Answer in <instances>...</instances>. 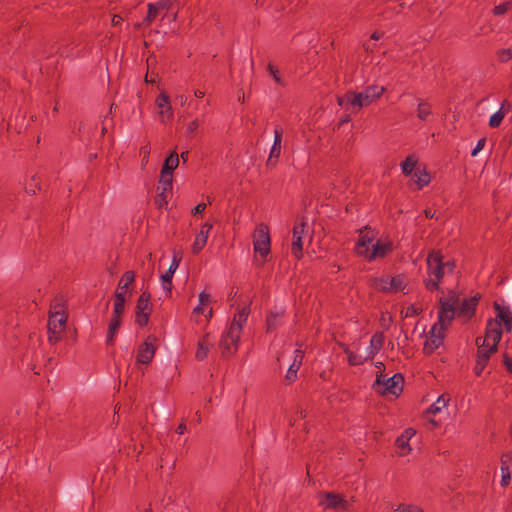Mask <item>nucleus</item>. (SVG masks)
Returning <instances> with one entry per match:
<instances>
[{
  "mask_svg": "<svg viewBox=\"0 0 512 512\" xmlns=\"http://www.w3.org/2000/svg\"><path fill=\"white\" fill-rule=\"evenodd\" d=\"M383 378V374L382 372H377L376 374V380L373 384V388L374 390L379 394V395H384V382L382 380Z\"/></svg>",
  "mask_w": 512,
  "mask_h": 512,
  "instance_id": "obj_45",
  "label": "nucleus"
},
{
  "mask_svg": "<svg viewBox=\"0 0 512 512\" xmlns=\"http://www.w3.org/2000/svg\"><path fill=\"white\" fill-rule=\"evenodd\" d=\"M304 358V352L301 349H296L294 351V358L292 364L289 366L286 373V380L291 383L296 380L297 373L302 365Z\"/></svg>",
  "mask_w": 512,
  "mask_h": 512,
  "instance_id": "obj_21",
  "label": "nucleus"
},
{
  "mask_svg": "<svg viewBox=\"0 0 512 512\" xmlns=\"http://www.w3.org/2000/svg\"><path fill=\"white\" fill-rule=\"evenodd\" d=\"M484 145H485V139H480L476 146L474 147V149L472 150L471 152V155L473 157H475L483 148H484Z\"/></svg>",
  "mask_w": 512,
  "mask_h": 512,
  "instance_id": "obj_50",
  "label": "nucleus"
},
{
  "mask_svg": "<svg viewBox=\"0 0 512 512\" xmlns=\"http://www.w3.org/2000/svg\"><path fill=\"white\" fill-rule=\"evenodd\" d=\"M161 11L169 10L172 5V0H160L154 3Z\"/></svg>",
  "mask_w": 512,
  "mask_h": 512,
  "instance_id": "obj_48",
  "label": "nucleus"
},
{
  "mask_svg": "<svg viewBox=\"0 0 512 512\" xmlns=\"http://www.w3.org/2000/svg\"><path fill=\"white\" fill-rule=\"evenodd\" d=\"M156 348L153 344V341L151 339H146L138 349L137 353V362L141 364H149L154 355H155Z\"/></svg>",
  "mask_w": 512,
  "mask_h": 512,
  "instance_id": "obj_17",
  "label": "nucleus"
},
{
  "mask_svg": "<svg viewBox=\"0 0 512 512\" xmlns=\"http://www.w3.org/2000/svg\"><path fill=\"white\" fill-rule=\"evenodd\" d=\"M194 95H195V97H197V98H203V97H204V95H205V92H204V91H202V90H195V91H194Z\"/></svg>",
  "mask_w": 512,
  "mask_h": 512,
  "instance_id": "obj_57",
  "label": "nucleus"
},
{
  "mask_svg": "<svg viewBox=\"0 0 512 512\" xmlns=\"http://www.w3.org/2000/svg\"><path fill=\"white\" fill-rule=\"evenodd\" d=\"M416 160L413 157H408L402 163V171L405 175L410 176L415 172Z\"/></svg>",
  "mask_w": 512,
  "mask_h": 512,
  "instance_id": "obj_40",
  "label": "nucleus"
},
{
  "mask_svg": "<svg viewBox=\"0 0 512 512\" xmlns=\"http://www.w3.org/2000/svg\"><path fill=\"white\" fill-rule=\"evenodd\" d=\"M415 313H417V311H416V309H415V308H413V307L409 308V309H408V311H407V315H413V314H415Z\"/></svg>",
  "mask_w": 512,
  "mask_h": 512,
  "instance_id": "obj_62",
  "label": "nucleus"
},
{
  "mask_svg": "<svg viewBox=\"0 0 512 512\" xmlns=\"http://www.w3.org/2000/svg\"><path fill=\"white\" fill-rule=\"evenodd\" d=\"M181 258L177 255H174L172 258V262L168 268V270L161 275V285L166 295L171 294L172 290V278L175 271L178 269Z\"/></svg>",
  "mask_w": 512,
  "mask_h": 512,
  "instance_id": "obj_16",
  "label": "nucleus"
},
{
  "mask_svg": "<svg viewBox=\"0 0 512 512\" xmlns=\"http://www.w3.org/2000/svg\"><path fill=\"white\" fill-rule=\"evenodd\" d=\"M150 313H136V322L140 326H144L148 323Z\"/></svg>",
  "mask_w": 512,
  "mask_h": 512,
  "instance_id": "obj_47",
  "label": "nucleus"
},
{
  "mask_svg": "<svg viewBox=\"0 0 512 512\" xmlns=\"http://www.w3.org/2000/svg\"><path fill=\"white\" fill-rule=\"evenodd\" d=\"M508 9V3L499 4L494 8V13L496 15L504 14Z\"/></svg>",
  "mask_w": 512,
  "mask_h": 512,
  "instance_id": "obj_51",
  "label": "nucleus"
},
{
  "mask_svg": "<svg viewBox=\"0 0 512 512\" xmlns=\"http://www.w3.org/2000/svg\"><path fill=\"white\" fill-rule=\"evenodd\" d=\"M384 345V335L382 332L376 333L370 341V346L365 355L366 359L372 358Z\"/></svg>",
  "mask_w": 512,
  "mask_h": 512,
  "instance_id": "obj_24",
  "label": "nucleus"
},
{
  "mask_svg": "<svg viewBox=\"0 0 512 512\" xmlns=\"http://www.w3.org/2000/svg\"><path fill=\"white\" fill-rule=\"evenodd\" d=\"M135 281V273L131 270L126 271L118 282V287L115 293H121L123 297H130L132 295L131 285Z\"/></svg>",
  "mask_w": 512,
  "mask_h": 512,
  "instance_id": "obj_20",
  "label": "nucleus"
},
{
  "mask_svg": "<svg viewBox=\"0 0 512 512\" xmlns=\"http://www.w3.org/2000/svg\"><path fill=\"white\" fill-rule=\"evenodd\" d=\"M200 120L199 119H194L192 121H190L187 125H186V134L187 136L189 137H192L200 128Z\"/></svg>",
  "mask_w": 512,
  "mask_h": 512,
  "instance_id": "obj_44",
  "label": "nucleus"
},
{
  "mask_svg": "<svg viewBox=\"0 0 512 512\" xmlns=\"http://www.w3.org/2000/svg\"><path fill=\"white\" fill-rule=\"evenodd\" d=\"M430 114V109L427 106L426 102L419 101L418 102V109H417V116L421 120H426L428 115Z\"/></svg>",
  "mask_w": 512,
  "mask_h": 512,
  "instance_id": "obj_43",
  "label": "nucleus"
},
{
  "mask_svg": "<svg viewBox=\"0 0 512 512\" xmlns=\"http://www.w3.org/2000/svg\"><path fill=\"white\" fill-rule=\"evenodd\" d=\"M425 215L427 218H433L434 217V213L431 212V210H426L425 211Z\"/></svg>",
  "mask_w": 512,
  "mask_h": 512,
  "instance_id": "obj_60",
  "label": "nucleus"
},
{
  "mask_svg": "<svg viewBox=\"0 0 512 512\" xmlns=\"http://www.w3.org/2000/svg\"><path fill=\"white\" fill-rule=\"evenodd\" d=\"M127 297H123L121 293H115V299L113 304V316L121 317L125 310V302Z\"/></svg>",
  "mask_w": 512,
  "mask_h": 512,
  "instance_id": "obj_32",
  "label": "nucleus"
},
{
  "mask_svg": "<svg viewBox=\"0 0 512 512\" xmlns=\"http://www.w3.org/2000/svg\"><path fill=\"white\" fill-rule=\"evenodd\" d=\"M510 479H511V474H510L509 467L507 465V460H505L503 457L502 465H501V485L507 486L510 482Z\"/></svg>",
  "mask_w": 512,
  "mask_h": 512,
  "instance_id": "obj_39",
  "label": "nucleus"
},
{
  "mask_svg": "<svg viewBox=\"0 0 512 512\" xmlns=\"http://www.w3.org/2000/svg\"><path fill=\"white\" fill-rule=\"evenodd\" d=\"M150 150L151 149L149 143L140 148V154L146 157V162L149 161Z\"/></svg>",
  "mask_w": 512,
  "mask_h": 512,
  "instance_id": "obj_53",
  "label": "nucleus"
},
{
  "mask_svg": "<svg viewBox=\"0 0 512 512\" xmlns=\"http://www.w3.org/2000/svg\"><path fill=\"white\" fill-rule=\"evenodd\" d=\"M206 209V204L205 203H199L197 204L194 209L192 210V214L193 215H196V214H201L205 211Z\"/></svg>",
  "mask_w": 512,
  "mask_h": 512,
  "instance_id": "obj_52",
  "label": "nucleus"
},
{
  "mask_svg": "<svg viewBox=\"0 0 512 512\" xmlns=\"http://www.w3.org/2000/svg\"><path fill=\"white\" fill-rule=\"evenodd\" d=\"M308 225L304 222L296 223L293 227L291 250L293 255L300 259L302 257L304 240L307 237Z\"/></svg>",
  "mask_w": 512,
  "mask_h": 512,
  "instance_id": "obj_10",
  "label": "nucleus"
},
{
  "mask_svg": "<svg viewBox=\"0 0 512 512\" xmlns=\"http://www.w3.org/2000/svg\"><path fill=\"white\" fill-rule=\"evenodd\" d=\"M379 38H380V34L378 32H374L371 35V39H373V40H378Z\"/></svg>",
  "mask_w": 512,
  "mask_h": 512,
  "instance_id": "obj_61",
  "label": "nucleus"
},
{
  "mask_svg": "<svg viewBox=\"0 0 512 512\" xmlns=\"http://www.w3.org/2000/svg\"><path fill=\"white\" fill-rule=\"evenodd\" d=\"M345 352L347 354L348 362L352 366L361 365L364 361L367 360L365 356H362V355H360L356 352H353L349 349H346Z\"/></svg>",
  "mask_w": 512,
  "mask_h": 512,
  "instance_id": "obj_38",
  "label": "nucleus"
},
{
  "mask_svg": "<svg viewBox=\"0 0 512 512\" xmlns=\"http://www.w3.org/2000/svg\"><path fill=\"white\" fill-rule=\"evenodd\" d=\"M505 365L507 369L512 373V357L509 358L508 356L505 358Z\"/></svg>",
  "mask_w": 512,
  "mask_h": 512,
  "instance_id": "obj_55",
  "label": "nucleus"
},
{
  "mask_svg": "<svg viewBox=\"0 0 512 512\" xmlns=\"http://www.w3.org/2000/svg\"><path fill=\"white\" fill-rule=\"evenodd\" d=\"M267 71L270 74V76L273 78V80L275 81L276 84H278L280 86L285 85V82L281 78L279 70L273 64H268Z\"/></svg>",
  "mask_w": 512,
  "mask_h": 512,
  "instance_id": "obj_42",
  "label": "nucleus"
},
{
  "mask_svg": "<svg viewBox=\"0 0 512 512\" xmlns=\"http://www.w3.org/2000/svg\"><path fill=\"white\" fill-rule=\"evenodd\" d=\"M498 323L503 324L507 331L512 327V313L509 309L496 305Z\"/></svg>",
  "mask_w": 512,
  "mask_h": 512,
  "instance_id": "obj_26",
  "label": "nucleus"
},
{
  "mask_svg": "<svg viewBox=\"0 0 512 512\" xmlns=\"http://www.w3.org/2000/svg\"><path fill=\"white\" fill-rule=\"evenodd\" d=\"M186 97L185 96H180V102L181 104L183 105L185 102H186Z\"/></svg>",
  "mask_w": 512,
  "mask_h": 512,
  "instance_id": "obj_63",
  "label": "nucleus"
},
{
  "mask_svg": "<svg viewBox=\"0 0 512 512\" xmlns=\"http://www.w3.org/2000/svg\"><path fill=\"white\" fill-rule=\"evenodd\" d=\"M172 179L173 173L161 169L159 189H163L164 191H172Z\"/></svg>",
  "mask_w": 512,
  "mask_h": 512,
  "instance_id": "obj_34",
  "label": "nucleus"
},
{
  "mask_svg": "<svg viewBox=\"0 0 512 512\" xmlns=\"http://www.w3.org/2000/svg\"><path fill=\"white\" fill-rule=\"evenodd\" d=\"M319 505L323 509L347 510L348 501L339 494L327 492L319 496Z\"/></svg>",
  "mask_w": 512,
  "mask_h": 512,
  "instance_id": "obj_11",
  "label": "nucleus"
},
{
  "mask_svg": "<svg viewBox=\"0 0 512 512\" xmlns=\"http://www.w3.org/2000/svg\"><path fill=\"white\" fill-rule=\"evenodd\" d=\"M67 318V313L62 306L50 312L47 324L50 343H56L62 338L66 330Z\"/></svg>",
  "mask_w": 512,
  "mask_h": 512,
  "instance_id": "obj_6",
  "label": "nucleus"
},
{
  "mask_svg": "<svg viewBox=\"0 0 512 512\" xmlns=\"http://www.w3.org/2000/svg\"><path fill=\"white\" fill-rule=\"evenodd\" d=\"M171 193V191H164L163 189H159V186L157 187V195L155 199V203L158 207H163L168 202V195Z\"/></svg>",
  "mask_w": 512,
  "mask_h": 512,
  "instance_id": "obj_41",
  "label": "nucleus"
},
{
  "mask_svg": "<svg viewBox=\"0 0 512 512\" xmlns=\"http://www.w3.org/2000/svg\"><path fill=\"white\" fill-rule=\"evenodd\" d=\"M512 57V51L510 49H504L499 53V59L502 62L508 61Z\"/></svg>",
  "mask_w": 512,
  "mask_h": 512,
  "instance_id": "obj_49",
  "label": "nucleus"
},
{
  "mask_svg": "<svg viewBox=\"0 0 512 512\" xmlns=\"http://www.w3.org/2000/svg\"><path fill=\"white\" fill-rule=\"evenodd\" d=\"M200 316H204L207 323L213 317L212 298L206 291H201L198 294V304L192 310L191 319L200 323Z\"/></svg>",
  "mask_w": 512,
  "mask_h": 512,
  "instance_id": "obj_8",
  "label": "nucleus"
},
{
  "mask_svg": "<svg viewBox=\"0 0 512 512\" xmlns=\"http://www.w3.org/2000/svg\"><path fill=\"white\" fill-rule=\"evenodd\" d=\"M252 237L254 252L258 253L265 260L271 251L269 227L264 223H259Z\"/></svg>",
  "mask_w": 512,
  "mask_h": 512,
  "instance_id": "obj_7",
  "label": "nucleus"
},
{
  "mask_svg": "<svg viewBox=\"0 0 512 512\" xmlns=\"http://www.w3.org/2000/svg\"><path fill=\"white\" fill-rule=\"evenodd\" d=\"M492 353L493 352H490V349L479 347L477 360L474 367V372L476 375L480 376L482 374Z\"/></svg>",
  "mask_w": 512,
  "mask_h": 512,
  "instance_id": "obj_23",
  "label": "nucleus"
},
{
  "mask_svg": "<svg viewBox=\"0 0 512 512\" xmlns=\"http://www.w3.org/2000/svg\"><path fill=\"white\" fill-rule=\"evenodd\" d=\"M213 228V223L204 222L200 225L199 231L196 233L191 251L193 254H199L207 244L210 232Z\"/></svg>",
  "mask_w": 512,
  "mask_h": 512,
  "instance_id": "obj_12",
  "label": "nucleus"
},
{
  "mask_svg": "<svg viewBox=\"0 0 512 512\" xmlns=\"http://www.w3.org/2000/svg\"><path fill=\"white\" fill-rule=\"evenodd\" d=\"M157 113L162 123H166L173 118V109L170 103L169 96L166 93H161L155 100Z\"/></svg>",
  "mask_w": 512,
  "mask_h": 512,
  "instance_id": "obj_13",
  "label": "nucleus"
},
{
  "mask_svg": "<svg viewBox=\"0 0 512 512\" xmlns=\"http://www.w3.org/2000/svg\"><path fill=\"white\" fill-rule=\"evenodd\" d=\"M249 314L250 307L248 305L238 308L231 322L223 331L219 342L223 356L230 357L238 351L242 331L247 323Z\"/></svg>",
  "mask_w": 512,
  "mask_h": 512,
  "instance_id": "obj_1",
  "label": "nucleus"
},
{
  "mask_svg": "<svg viewBox=\"0 0 512 512\" xmlns=\"http://www.w3.org/2000/svg\"><path fill=\"white\" fill-rule=\"evenodd\" d=\"M416 431L413 428H407L397 439L396 448L397 453L401 456L407 455L411 451L409 445L410 439L415 435Z\"/></svg>",
  "mask_w": 512,
  "mask_h": 512,
  "instance_id": "obj_19",
  "label": "nucleus"
},
{
  "mask_svg": "<svg viewBox=\"0 0 512 512\" xmlns=\"http://www.w3.org/2000/svg\"><path fill=\"white\" fill-rule=\"evenodd\" d=\"M188 154H189V152H188V151H185V152H182V153H181L180 157H181V159L183 160V162H187V160H188Z\"/></svg>",
  "mask_w": 512,
  "mask_h": 512,
  "instance_id": "obj_58",
  "label": "nucleus"
},
{
  "mask_svg": "<svg viewBox=\"0 0 512 512\" xmlns=\"http://www.w3.org/2000/svg\"><path fill=\"white\" fill-rule=\"evenodd\" d=\"M111 21H112V25L118 26V25H120L122 23L123 18L121 16H119V15H114L112 17Z\"/></svg>",
  "mask_w": 512,
  "mask_h": 512,
  "instance_id": "obj_54",
  "label": "nucleus"
},
{
  "mask_svg": "<svg viewBox=\"0 0 512 512\" xmlns=\"http://www.w3.org/2000/svg\"><path fill=\"white\" fill-rule=\"evenodd\" d=\"M283 313V310L280 309L279 311H272L268 314L266 319L267 332H272L277 329L281 323Z\"/></svg>",
  "mask_w": 512,
  "mask_h": 512,
  "instance_id": "obj_28",
  "label": "nucleus"
},
{
  "mask_svg": "<svg viewBox=\"0 0 512 512\" xmlns=\"http://www.w3.org/2000/svg\"><path fill=\"white\" fill-rule=\"evenodd\" d=\"M505 117V112H504V104L501 105V107L499 108V110H497L494 114L491 115L490 119H489V125L491 127H498L501 122L503 121Z\"/></svg>",
  "mask_w": 512,
  "mask_h": 512,
  "instance_id": "obj_37",
  "label": "nucleus"
},
{
  "mask_svg": "<svg viewBox=\"0 0 512 512\" xmlns=\"http://www.w3.org/2000/svg\"><path fill=\"white\" fill-rule=\"evenodd\" d=\"M355 250L357 255L368 261L384 256V245L376 237V233L369 228L360 231Z\"/></svg>",
  "mask_w": 512,
  "mask_h": 512,
  "instance_id": "obj_4",
  "label": "nucleus"
},
{
  "mask_svg": "<svg viewBox=\"0 0 512 512\" xmlns=\"http://www.w3.org/2000/svg\"><path fill=\"white\" fill-rule=\"evenodd\" d=\"M500 327V323H498L497 320L489 321L486 328V336L483 340L478 338L476 340L477 345L480 346V343H482V347L490 349V352L496 351L497 343L501 339L502 335Z\"/></svg>",
  "mask_w": 512,
  "mask_h": 512,
  "instance_id": "obj_9",
  "label": "nucleus"
},
{
  "mask_svg": "<svg viewBox=\"0 0 512 512\" xmlns=\"http://www.w3.org/2000/svg\"><path fill=\"white\" fill-rule=\"evenodd\" d=\"M407 286V279L403 275H397L390 281V290L394 292H404Z\"/></svg>",
  "mask_w": 512,
  "mask_h": 512,
  "instance_id": "obj_35",
  "label": "nucleus"
},
{
  "mask_svg": "<svg viewBox=\"0 0 512 512\" xmlns=\"http://www.w3.org/2000/svg\"><path fill=\"white\" fill-rule=\"evenodd\" d=\"M374 286H375L377 289H379V290L383 289V287H382V283H381V280H379V281H378V280H376V281H375V283H374Z\"/></svg>",
  "mask_w": 512,
  "mask_h": 512,
  "instance_id": "obj_59",
  "label": "nucleus"
},
{
  "mask_svg": "<svg viewBox=\"0 0 512 512\" xmlns=\"http://www.w3.org/2000/svg\"><path fill=\"white\" fill-rule=\"evenodd\" d=\"M445 330L438 325H433L430 330V335L425 342V350L429 353L433 352L443 345Z\"/></svg>",
  "mask_w": 512,
  "mask_h": 512,
  "instance_id": "obj_15",
  "label": "nucleus"
},
{
  "mask_svg": "<svg viewBox=\"0 0 512 512\" xmlns=\"http://www.w3.org/2000/svg\"><path fill=\"white\" fill-rule=\"evenodd\" d=\"M176 431H177V433H178V434H180V435H181V434H184V433H185V431H186V426H185V424H184V423L179 424V425H178V427H177V429H176Z\"/></svg>",
  "mask_w": 512,
  "mask_h": 512,
  "instance_id": "obj_56",
  "label": "nucleus"
},
{
  "mask_svg": "<svg viewBox=\"0 0 512 512\" xmlns=\"http://www.w3.org/2000/svg\"><path fill=\"white\" fill-rule=\"evenodd\" d=\"M477 302H478L477 297H471V298H465V299H461L459 297L458 304L456 305L457 317L462 319L463 321L469 320L474 315V311H475Z\"/></svg>",
  "mask_w": 512,
  "mask_h": 512,
  "instance_id": "obj_14",
  "label": "nucleus"
},
{
  "mask_svg": "<svg viewBox=\"0 0 512 512\" xmlns=\"http://www.w3.org/2000/svg\"><path fill=\"white\" fill-rule=\"evenodd\" d=\"M178 165L179 155L175 151H173L165 159L161 169L173 173V171L178 167Z\"/></svg>",
  "mask_w": 512,
  "mask_h": 512,
  "instance_id": "obj_33",
  "label": "nucleus"
},
{
  "mask_svg": "<svg viewBox=\"0 0 512 512\" xmlns=\"http://www.w3.org/2000/svg\"><path fill=\"white\" fill-rule=\"evenodd\" d=\"M394 512H423V510L413 505H399Z\"/></svg>",
  "mask_w": 512,
  "mask_h": 512,
  "instance_id": "obj_46",
  "label": "nucleus"
},
{
  "mask_svg": "<svg viewBox=\"0 0 512 512\" xmlns=\"http://www.w3.org/2000/svg\"><path fill=\"white\" fill-rule=\"evenodd\" d=\"M410 176L417 189L423 188L430 182V176L424 169H416Z\"/></svg>",
  "mask_w": 512,
  "mask_h": 512,
  "instance_id": "obj_27",
  "label": "nucleus"
},
{
  "mask_svg": "<svg viewBox=\"0 0 512 512\" xmlns=\"http://www.w3.org/2000/svg\"><path fill=\"white\" fill-rule=\"evenodd\" d=\"M150 311V295L146 292H143L137 300L136 313H150Z\"/></svg>",
  "mask_w": 512,
  "mask_h": 512,
  "instance_id": "obj_31",
  "label": "nucleus"
},
{
  "mask_svg": "<svg viewBox=\"0 0 512 512\" xmlns=\"http://www.w3.org/2000/svg\"><path fill=\"white\" fill-rule=\"evenodd\" d=\"M161 12L160 9L157 8V6L154 3L148 4V13L147 16L143 19L142 23H140L138 26H149L158 16V14Z\"/></svg>",
  "mask_w": 512,
  "mask_h": 512,
  "instance_id": "obj_36",
  "label": "nucleus"
},
{
  "mask_svg": "<svg viewBox=\"0 0 512 512\" xmlns=\"http://www.w3.org/2000/svg\"><path fill=\"white\" fill-rule=\"evenodd\" d=\"M384 93L383 85H371L361 92L349 91L337 97V103L349 114L358 113L363 107L372 104Z\"/></svg>",
  "mask_w": 512,
  "mask_h": 512,
  "instance_id": "obj_2",
  "label": "nucleus"
},
{
  "mask_svg": "<svg viewBox=\"0 0 512 512\" xmlns=\"http://www.w3.org/2000/svg\"><path fill=\"white\" fill-rule=\"evenodd\" d=\"M282 132L279 129L274 131V142L270 150L267 164L275 165L281 154Z\"/></svg>",
  "mask_w": 512,
  "mask_h": 512,
  "instance_id": "obj_22",
  "label": "nucleus"
},
{
  "mask_svg": "<svg viewBox=\"0 0 512 512\" xmlns=\"http://www.w3.org/2000/svg\"><path fill=\"white\" fill-rule=\"evenodd\" d=\"M385 247H386V252H387L390 249V244L387 241H386Z\"/></svg>",
  "mask_w": 512,
  "mask_h": 512,
  "instance_id": "obj_64",
  "label": "nucleus"
},
{
  "mask_svg": "<svg viewBox=\"0 0 512 512\" xmlns=\"http://www.w3.org/2000/svg\"><path fill=\"white\" fill-rule=\"evenodd\" d=\"M211 342L209 339V334H205L203 337H201L198 341V346L196 350V358L198 360H203L208 356L209 350H210Z\"/></svg>",
  "mask_w": 512,
  "mask_h": 512,
  "instance_id": "obj_25",
  "label": "nucleus"
},
{
  "mask_svg": "<svg viewBox=\"0 0 512 512\" xmlns=\"http://www.w3.org/2000/svg\"><path fill=\"white\" fill-rule=\"evenodd\" d=\"M448 401L449 400L446 399L444 395H440L437 400L427 408L425 417L428 418L430 415H436L442 412L443 409L446 408Z\"/></svg>",
  "mask_w": 512,
  "mask_h": 512,
  "instance_id": "obj_29",
  "label": "nucleus"
},
{
  "mask_svg": "<svg viewBox=\"0 0 512 512\" xmlns=\"http://www.w3.org/2000/svg\"><path fill=\"white\" fill-rule=\"evenodd\" d=\"M459 301V295L451 291L446 297L440 299V307L438 310V321L434 325H438L446 330L451 324L454 317L457 316L456 305Z\"/></svg>",
  "mask_w": 512,
  "mask_h": 512,
  "instance_id": "obj_5",
  "label": "nucleus"
},
{
  "mask_svg": "<svg viewBox=\"0 0 512 512\" xmlns=\"http://www.w3.org/2000/svg\"><path fill=\"white\" fill-rule=\"evenodd\" d=\"M120 325H121V317L112 315L110 323H109V327H108L107 337H106L107 344H112L114 342V337H115Z\"/></svg>",
  "mask_w": 512,
  "mask_h": 512,
  "instance_id": "obj_30",
  "label": "nucleus"
},
{
  "mask_svg": "<svg viewBox=\"0 0 512 512\" xmlns=\"http://www.w3.org/2000/svg\"><path fill=\"white\" fill-rule=\"evenodd\" d=\"M453 269V262H443L441 254L437 251H432L427 257L428 278L425 280L426 288L430 291L439 290L441 279L444 275L451 273Z\"/></svg>",
  "mask_w": 512,
  "mask_h": 512,
  "instance_id": "obj_3",
  "label": "nucleus"
},
{
  "mask_svg": "<svg viewBox=\"0 0 512 512\" xmlns=\"http://www.w3.org/2000/svg\"><path fill=\"white\" fill-rule=\"evenodd\" d=\"M404 387V378L401 374L397 373L393 376L386 378V396L392 395L393 398H397Z\"/></svg>",
  "mask_w": 512,
  "mask_h": 512,
  "instance_id": "obj_18",
  "label": "nucleus"
}]
</instances>
